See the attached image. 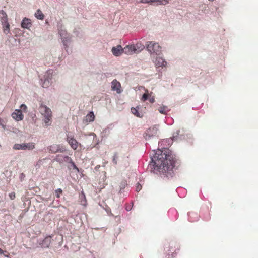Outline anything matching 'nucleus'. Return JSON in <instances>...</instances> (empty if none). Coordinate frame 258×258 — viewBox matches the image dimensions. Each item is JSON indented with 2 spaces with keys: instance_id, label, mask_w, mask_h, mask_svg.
<instances>
[{
  "instance_id": "a878e982",
  "label": "nucleus",
  "mask_w": 258,
  "mask_h": 258,
  "mask_svg": "<svg viewBox=\"0 0 258 258\" xmlns=\"http://www.w3.org/2000/svg\"><path fill=\"white\" fill-rule=\"evenodd\" d=\"M51 85V82L48 78H44V82L42 83V87L43 88H47Z\"/></svg>"
},
{
  "instance_id": "1a4fd4ad",
  "label": "nucleus",
  "mask_w": 258,
  "mask_h": 258,
  "mask_svg": "<svg viewBox=\"0 0 258 258\" xmlns=\"http://www.w3.org/2000/svg\"><path fill=\"white\" fill-rule=\"evenodd\" d=\"M49 150L51 153H55L58 152H63L66 151V148L60 145L53 144L49 146Z\"/></svg>"
},
{
  "instance_id": "f8f14e48",
  "label": "nucleus",
  "mask_w": 258,
  "mask_h": 258,
  "mask_svg": "<svg viewBox=\"0 0 258 258\" xmlns=\"http://www.w3.org/2000/svg\"><path fill=\"white\" fill-rule=\"evenodd\" d=\"M123 48L120 45H118L116 47L112 48L111 52L115 56H119L123 53Z\"/></svg>"
},
{
  "instance_id": "bb28decb",
  "label": "nucleus",
  "mask_w": 258,
  "mask_h": 258,
  "mask_svg": "<svg viewBox=\"0 0 258 258\" xmlns=\"http://www.w3.org/2000/svg\"><path fill=\"white\" fill-rule=\"evenodd\" d=\"M131 111H132V113L134 115H136V116L139 117H141L140 114L138 112L137 107V108H134V107L132 108Z\"/></svg>"
},
{
  "instance_id": "c9c22d12",
  "label": "nucleus",
  "mask_w": 258,
  "mask_h": 258,
  "mask_svg": "<svg viewBox=\"0 0 258 258\" xmlns=\"http://www.w3.org/2000/svg\"><path fill=\"white\" fill-rule=\"evenodd\" d=\"M125 209H126V210L127 211H130V210H131V208L130 207H127H127H126V208H125Z\"/></svg>"
},
{
  "instance_id": "f704fd0d",
  "label": "nucleus",
  "mask_w": 258,
  "mask_h": 258,
  "mask_svg": "<svg viewBox=\"0 0 258 258\" xmlns=\"http://www.w3.org/2000/svg\"><path fill=\"white\" fill-rule=\"evenodd\" d=\"M139 2L143 4H151V0H140Z\"/></svg>"
},
{
  "instance_id": "c756f323",
  "label": "nucleus",
  "mask_w": 258,
  "mask_h": 258,
  "mask_svg": "<svg viewBox=\"0 0 258 258\" xmlns=\"http://www.w3.org/2000/svg\"><path fill=\"white\" fill-rule=\"evenodd\" d=\"M62 191L60 188H58L55 190V195L57 198L60 197V195L62 193Z\"/></svg>"
},
{
  "instance_id": "6ab92c4d",
  "label": "nucleus",
  "mask_w": 258,
  "mask_h": 258,
  "mask_svg": "<svg viewBox=\"0 0 258 258\" xmlns=\"http://www.w3.org/2000/svg\"><path fill=\"white\" fill-rule=\"evenodd\" d=\"M0 17L2 24H4V23L8 21L7 15L3 10L0 11Z\"/></svg>"
},
{
  "instance_id": "7c9ffc66",
  "label": "nucleus",
  "mask_w": 258,
  "mask_h": 258,
  "mask_svg": "<svg viewBox=\"0 0 258 258\" xmlns=\"http://www.w3.org/2000/svg\"><path fill=\"white\" fill-rule=\"evenodd\" d=\"M59 34H60V35L61 36V37H64L67 34V33H66L65 30H59Z\"/></svg>"
},
{
  "instance_id": "a211bd4d",
  "label": "nucleus",
  "mask_w": 258,
  "mask_h": 258,
  "mask_svg": "<svg viewBox=\"0 0 258 258\" xmlns=\"http://www.w3.org/2000/svg\"><path fill=\"white\" fill-rule=\"evenodd\" d=\"M68 143L71 147L76 150L78 148V143L76 139L73 138L68 139Z\"/></svg>"
},
{
  "instance_id": "aec40b11",
  "label": "nucleus",
  "mask_w": 258,
  "mask_h": 258,
  "mask_svg": "<svg viewBox=\"0 0 258 258\" xmlns=\"http://www.w3.org/2000/svg\"><path fill=\"white\" fill-rule=\"evenodd\" d=\"M3 26V31L4 32L8 34L10 33V24L8 21H6V23H4L2 24Z\"/></svg>"
},
{
  "instance_id": "423d86ee",
  "label": "nucleus",
  "mask_w": 258,
  "mask_h": 258,
  "mask_svg": "<svg viewBox=\"0 0 258 258\" xmlns=\"http://www.w3.org/2000/svg\"><path fill=\"white\" fill-rule=\"evenodd\" d=\"M179 250V246L178 244L175 242L170 243L165 246L164 250L166 253L169 256V253H171V257L175 256L174 253H176L177 250ZM169 258V256L168 257Z\"/></svg>"
},
{
  "instance_id": "9d476101",
  "label": "nucleus",
  "mask_w": 258,
  "mask_h": 258,
  "mask_svg": "<svg viewBox=\"0 0 258 258\" xmlns=\"http://www.w3.org/2000/svg\"><path fill=\"white\" fill-rule=\"evenodd\" d=\"M121 84L116 79H114L111 82V89L113 91H116L118 94L120 93L122 91L121 89Z\"/></svg>"
},
{
  "instance_id": "4468645a",
  "label": "nucleus",
  "mask_w": 258,
  "mask_h": 258,
  "mask_svg": "<svg viewBox=\"0 0 258 258\" xmlns=\"http://www.w3.org/2000/svg\"><path fill=\"white\" fill-rule=\"evenodd\" d=\"M155 64L158 67H165L166 62L163 57L158 56L155 60Z\"/></svg>"
},
{
  "instance_id": "ddd939ff",
  "label": "nucleus",
  "mask_w": 258,
  "mask_h": 258,
  "mask_svg": "<svg viewBox=\"0 0 258 258\" xmlns=\"http://www.w3.org/2000/svg\"><path fill=\"white\" fill-rule=\"evenodd\" d=\"M51 243V237L47 236L45 237L41 243L40 245L43 248H48Z\"/></svg>"
},
{
  "instance_id": "412c9836",
  "label": "nucleus",
  "mask_w": 258,
  "mask_h": 258,
  "mask_svg": "<svg viewBox=\"0 0 258 258\" xmlns=\"http://www.w3.org/2000/svg\"><path fill=\"white\" fill-rule=\"evenodd\" d=\"M35 16L40 20H43L44 18V15L39 9L37 10L36 12L35 13Z\"/></svg>"
},
{
  "instance_id": "f03ea898",
  "label": "nucleus",
  "mask_w": 258,
  "mask_h": 258,
  "mask_svg": "<svg viewBox=\"0 0 258 258\" xmlns=\"http://www.w3.org/2000/svg\"><path fill=\"white\" fill-rule=\"evenodd\" d=\"M39 111L44 117L43 121L46 126L51 123L52 114L51 109L43 103H41L39 107Z\"/></svg>"
},
{
  "instance_id": "cd10ccee",
  "label": "nucleus",
  "mask_w": 258,
  "mask_h": 258,
  "mask_svg": "<svg viewBox=\"0 0 258 258\" xmlns=\"http://www.w3.org/2000/svg\"><path fill=\"white\" fill-rule=\"evenodd\" d=\"M80 199L84 200V201H81V202H82V205H85L86 204V202L87 201H86V200L85 195V194H84L83 192H82L81 195H80Z\"/></svg>"
},
{
  "instance_id": "473e14b6",
  "label": "nucleus",
  "mask_w": 258,
  "mask_h": 258,
  "mask_svg": "<svg viewBox=\"0 0 258 258\" xmlns=\"http://www.w3.org/2000/svg\"><path fill=\"white\" fill-rule=\"evenodd\" d=\"M141 189H142V185L139 183H137L136 191L137 192H139Z\"/></svg>"
},
{
  "instance_id": "72a5a7b5",
  "label": "nucleus",
  "mask_w": 258,
  "mask_h": 258,
  "mask_svg": "<svg viewBox=\"0 0 258 258\" xmlns=\"http://www.w3.org/2000/svg\"><path fill=\"white\" fill-rule=\"evenodd\" d=\"M9 196L11 200H14L16 197L15 193L14 192H12L9 194Z\"/></svg>"
},
{
  "instance_id": "7ed1b4c3",
  "label": "nucleus",
  "mask_w": 258,
  "mask_h": 258,
  "mask_svg": "<svg viewBox=\"0 0 258 258\" xmlns=\"http://www.w3.org/2000/svg\"><path fill=\"white\" fill-rule=\"evenodd\" d=\"M146 48L151 55H160L161 54V47L157 43L152 41L147 42Z\"/></svg>"
},
{
  "instance_id": "4be33fe9",
  "label": "nucleus",
  "mask_w": 258,
  "mask_h": 258,
  "mask_svg": "<svg viewBox=\"0 0 258 258\" xmlns=\"http://www.w3.org/2000/svg\"><path fill=\"white\" fill-rule=\"evenodd\" d=\"M152 3H157V5H165L169 3V0H151Z\"/></svg>"
},
{
  "instance_id": "39448f33",
  "label": "nucleus",
  "mask_w": 258,
  "mask_h": 258,
  "mask_svg": "<svg viewBox=\"0 0 258 258\" xmlns=\"http://www.w3.org/2000/svg\"><path fill=\"white\" fill-rule=\"evenodd\" d=\"M55 160L56 161L59 163L65 162L71 163V166L73 167V168L75 169L76 171L79 172V169L70 157L68 156H64L63 155H57L56 156Z\"/></svg>"
},
{
  "instance_id": "f3484780",
  "label": "nucleus",
  "mask_w": 258,
  "mask_h": 258,
  "mask_svg": "<svg viewBox=\"0 0 258 258\" xmlns=\"http://www.w3.org/2000/svg\"><path fill=\"white\" fill-rule=\"evenodd\" d=\"M134 48L136 54H138L144 50L145 46L141 42H138L134 44Z\"/></svg>"
},
{
  "instance_id": "e433bc0d",
  "label": "nucleus",
  "mask_w": 258,
  "mask_h": 258,
  "mask_svg": "<svg viewBox=\"0 0 258 258\" xmlns=\"http://www.w3.org/2000/svg\"><path fill=\"white\" fill-rule=\"evenodd\" d=\"M4 253V251L1 249L0 248V254H2Z\"/></svg>"
},
{
  "instance_id": "f257e3e1",
  "label": "nucleus",
  "mask_w": 258,
  "mask_h": 258,
  "mask_svg": "<svg viewBox=\"0 0 258 258\" xmlns=\"http://www.w3.org/2000/svg\"><path fill=\"white\" fill-rule=\"evenodd\" d=\"M151 156V162L149 167L151 171L156 174L168 176L170 174L175 166V161L172 156L169 154L168 149H158L153 151Z\"/></svg>"
},
{
  "instance_id": "5701e85b",
  "label": "nucleus",
  "mask_w": 258,
  "mask_h": 258,
  "mask_svg": "<svg viewBox=\"0 0 258 258\" xmlns=\"http://www.w3.org/2000/svg\"><path fill=\"white\" fill-rule=\"evenodd\" d=\"M53 71L52 70H48L44 76V78H48L50 81L51 82L52 78V75H53Z\"/></svg>"
},
{
  "instance_id": "0eeeda50",
  "label": "nucleus",
  "mask_w": 258,
  "mask_h": 258,
  "mask_svg": "<svg viewBox=\"0 0 258 258\" xmlns=\"http://www.w3.org/2000/svg\"><path fill=\"white\" fill-rule=\"evenodd\" d=\"M35 147V145L33 143H22V144H15L13 148L15 150H32Z\"/></svg>"
},
{
  "instance_id": "20e7f679",
  "label": "nucleus",
  "mask_w": 258,
  "mask_h": 258,
  "mask_svg": "<svg viewBox=\"0 0 258 258\" xmlns=\"http://www.w3.org/2000/svg\"><path fill=\"white\" fill-rule=\"evenodd\" d=\"M27 107L25 104H22L20 106V109H16L12 114V117L15 120L19 121L22 120L24 118V115L22 112H26Z\"/></svg>"
},
{
  "instance_id": "b1692460",
  "label": "nucleus",
  "mask_w": 258,
  "mask_h": 258,
  "mask_svg": "<svg viewBox=\"0 0 258 258\" xmlns=\"http://www.w3.org/2000/svg\"><path fill=\"white\" fill-rule=\"evenodd\" d=\"M145 93L143 95L141 98V101L145 102L147 99H148L149 97L150 96V93H149V91L147 89H145Z\"/></svg>"
},
{
  "instance_id": "c85d7f7f",
  "label": "nucleus",
  "mask_w": 258,
  "mask_h": 258,
  "mask_svg": "<svg viewBox=\"0 0 258 258\" xmlns=\"http://www.w3.org/2000/svg\"><path fill=\"white\" fill-rule=\"evenodd\" d=\"M152 92L150 93V96L149 97V101L150 103H153L155 102V97L152 95Z\"/></svg>"
},
{
  "instance_id": "6e6552de",
  "label": "nucleus",
  "mask_w": 258,
  "mask_h": 258,
  "mask_svg": "<svg viewBox=\"0 0 258 258\" xmlns=\"http://www.w3.org/2000/svg\"><path fill=\"white\" fill-rule=\"evenodd\" d=\"M157 128L155 127H150L145 132L144 137L146 140H149L151 137H154L157 134Z\"/></svg>"
},
{
  "instance_id": "9b49d317",
  "label": "nucleus",
  "mask_w": 258,
  "mask_h": 258,
  "mask_svg": "<svg viewBox=\"0 0 258 258\" xmlns=\"http://www.w3.org/2000/svg\"><path fill=\"white\" fill-rule=\"evenodd\" d=\"M134 49V44L127 45L123 48V53L129 55L136 54Z\"/></svg>"
},
{
  "instance_id": "2eb2a0df",
  "label": "nucleus",
  "mask_w": 258,
  "mask_h": 258,
  "mask_svg": "<svg viewBox=\"0 0 258 258\" xmlns=\"http://www.w3.org/2000/svg\"><path fill=\"white\" fill-rule=\"evenodd\" d=\"M32 25L31 21L30 19L25 18L21 23V27L23 28L29 29Z\"/></svg>"
},
{
  "instance_id": "393cba45",
  "label": "nucleus",
  "mask_w": 258,
  "mask_h": 258,
  "mask_svg": "<svg viewBox=\"0 0 258 258\" xmlns=\"http://www.w3.org/2000/svg\"><path fill=\"white\" fill-rule=\"evenodd\" d=\"M159 111L161 114H166L167 112L169 111V110L168 109L167 107L163 106L159 108Z\"/></svg>"
},
{
  "instance_id": "2f4dec72",
  "label": "nucleus",
  "mask_w": 258,
  "mask_h": 258,
  "mask_svg": "<svg viewBox=\"0 0 258 258\" xmlns=\"http://www.w3.org/2000/svg\"><path fill=\"white\" fill-rule=\"evenodd\" d=\"M118 158V156H117V154L116 153H115L114 156H113V162L115 164H117V159Z\"/></svg>"
},
{
  "instance_id": "dca6fc26",
  "label": "nucleus",
  "mask_w": 258,
  "mask_h": 258,
  "mask_svg": "<svg viewBox=\"0 0 258 258\" xmlns=\"http://www.w3.org/2000/svg\"><path fill=\"white\" fill-rule=\"evenodd\" d=\"M95 119V115L93 112H90L85 117L84 122L85 123H88L89 122H92Z\"/></svg>"
},
{
  "instance_id": "4c0bfd02",
  "label": "nucleus",
  "mask_w": 258,
  "mask_h": 258,
  "mask_svg": "<svg viewBox=\"0 0 258 258\" xmlns=\"http://www.w3.org/2000/svg\"><path fill=\"white\" fill-rule=\"evenodd\" d=\"M2 124V119L0 118V125Z\"/></svg>"
}]
</instances>
